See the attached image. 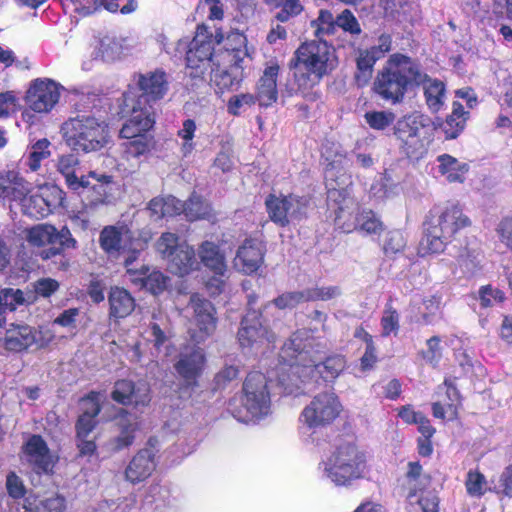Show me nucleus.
<instances>
[{
    "label": "nucleus",
    "mask_w": 512,
    "mask_h": 512,
    "mask_svg": "<svg viewBox=\"0 0 512 512\" xmlns=\"http://www.w3.org/2000/svg\"><path fill=\"white\" fill-rule=\"evenodd\" d=\"M336 50L326 40L302 42L288 62L292 80L288 83L289 94L301 95L310 102L317 101L321 93L317 89L322 79L338 67Z\"/></svg>",
    "instance_id": "nucleus-1"
},
{
    "label": "nucleus",
    "mask_w": 512,
    "mask_h": 512,
    "mask_svg": "<svg viewBox=\"0 0 512 512\" xmlns=\"http://www.w3.org/2000/svg\"><path fill=\"white\" fill-rule=\"evenodd\" d=\"M420 77L421 65L410 56L396 52L377 71L371 89L381 100L397 105L415 89V82Z\"/></svg>",
    "instance_id": "nucleus-2"
},
{
    "label": "nucleus",
    "mask_w": 512,
    "mask_h": 512,
    "mask_svg": "<svg viewBox=\"0 0 512 512\" xmlns=\"http://www.w3.org/2000/svg\"><path fill=\"white\" fill-rule=\"evenodd\" d=\"M470 226V218L458 205L431 210L424 222L423 237L417 249L418 255L425 257L444 252L456 234Z\"/></svg>",
    "instance_id": "nucleus-3"
},
{
    "label": "nucleus",
    "mask_w": 512,
    "mask_h": 512,
    "mask_svg": "<svg viewBox=\"0 0 512 512\" xmlns=\"http://www.w3.org/2000/svg\"><path fill=\"white\" fill-rule=\"evenodd\" d=\"M155 123L154 108L131 109L129 118L119 130V138L123 140L121 147L127 160L147 158L155 150L157 141L152 133Z\"/></svg>",
    "instance_id": "nucleus-4"
},
{
    "label": "nucleus",
    "mask_w": 512,
    "mask_h": 512,
    "mask_svg": "<svg viewBox=\"0 0 512 512\" xmlns=\"http://www.w3.org/2000/svg\"><path fill=\"white\" fill-rule=\"evenodd\" d=\"M393 135L400 151L410 160L423 159L434 139L433 120L414 111L401 116L393 126Z\"/></svg>",
    "instance_id": "nucleus-5"
},
{
    "label": "nucleus",
    "mask_w": 512,
    "mask_h": 512,
    "mask_svg": "<svg viewBox=\"0 0 512 512\" xmlns=\"http://www.w3.org/2000/svg\"><path fill=\"white\" fill-rule=\"evenodd\" d=\"M311 341L303 337L300 331L294 332L281 348L280 357L291 367L314 366L321 378L326 382H333L346 368V359L343 355L328 356L322 363L315 364L310 355Z\"/></svg>",
    "instance_id": "nucleus-6"
},
{
    "label": "nucleus",
    "mask_w": 512,
    "mask_h": 512,
    "mask_svg": "<svg viewBox=\"0 0 512 512\" xmlns=\"http://www.w3.org/2000/svg\"><path fill=\"white\" fill-rule=\"evenodd\" d=\"M324 472L336 486L348 487L364 478L367 472L366 454L355 443H341L324 462Z\"/></svg>",
    "instance_id": "nucleus-7"
},
{
    "label": "nucleus",
    "mask_w": 512,
    "mask_h": 512,
    "mask_svg": "<svg viewBox=\"0 0 512 512\" xmlns=\"http://www.w3.org/2000/svg\"><path fill=\"white\" fill-rule=\"evenodd\" d=\"M63 138L75 151L85 153L102 149L109 141V126L93 116H77L62 125Z\"/></svg>",
    "instance_id": "nucleus-8"
},
{
    "label": "nucleus",
    "mask_w": 512,
    "mask_h": 512,
    "mask_svg": "<svg viewBox=\"0 0 512 512\" xmlns=\"http://www.w3.org/2000/svg\"><path fill=\"white\" fill-rule=\"evenodd\" d=\"M156 249L168 261L170 271L181 277L198 269L195 250L186 242L180 243L177 234L164 232L156 242Z\"/></svg>",
    "instance_id": "nucleus-9"
},
{
    "label": "nucleus",
    "mask_w": 512,
    "mask_h": 512,
    "mask_svg": "<svg viewBox=\"0 0 512 512\" xmlns=\"http://www.w3.org/2000/svg\"><path fill=\"white\" fill-rule=\"evenodd\" d=\"M81 401L85 403V408L75 423L76 446L79 457H91L96 454L97 445L95 440L88 439V436L98 424L96 418L101 412L99 392L90 391L81 398Z\"/></svg>",
    "instance_id": "nucleus-10"
},
{
    "label": "nucleus",
    "mask_w": 512,
    "mask_h": 512,
    "mask_svg": "<svg viewBox=\"0 0 512 512\" xmlns=\"http://www.w3.org/2000/svg\"><path fill=\"white\" fill-rule=\"evenodd\" d=\"M213 34L204 25H198L195 36L186 51V70L191 78H203L209 67H213Z\"/></svg>",
    "instance_id": "nucleus-11"
},
{
    "label": "nucleus",
    "mask_w": 512,
    "mask_h": 512,
    "mask_svg": "<svg viewBox=\"0 0 512 512\" xmlns=\"http://www.w3.org/2000/svg\"><path fill=\"white\" fill-rule=\"evenodd\" d=\"M342 404L334 392H321L304 407L300 418L312 430L332 425L342 412Z\"/></svg>",
    "instance_id": "nucleus-12"
},
{
    "label": "nucleus",
    "mask_w": 512,
    "mask_h": 512,
    "mask_svg": "<svg viewBox=\"0 0 512 512\" xmlns=\"http://www.w3.org/2000/svg\"><path fill=\"white\" fill-rule=\"evenodd\" d=\"M241 404L251 418L258 419L269 413L271 396L264 373L251 371L247 374L242 385Z\"/></svg>",
    "instance_id": "nucleus-13"
},
{
    "label": "nucleus",
    "mask_w": 512,
    "mask_h": 512,
    "mask_svg": "<svg viewBox=\"0 0 512 512\" xmlns=\"http://www.w3.org/2000/svg\"><path fill=\"white\" fill-rule=\"evenodd\" d=\"M265 208L269 219L280 227H287L292 220H302L306 217L309 200L295 194L270 193L265 198Z\"/></svg>",
    "instance_id": "nucleus-14"
},
{
    "label": "nucleus",
    "mask_w": 512,
    "mask_h": 512,
    "mask_svg": "<svg viewBox=\"0 0 512 512\" xmlns=\"http://www.w3.org/2000/svg\"><path fill=\"white\" fill-rule=\"evenodd\" d=\"M21 454L24 463L37 476L54 475L58 457L51 452L41 435H30L21 447Z\"/></svg>",
    "instance_id": "nucleus-15"
},
{
    "label": "nucleus",
    "mask_w": 512,
    "mask_h": 512,
    "mask_svg": "<svg viewBox=\"0 0 512 512\" xmlns=\"http://www.w3.org/2000/svg\"><path fill=\"white\" fill-rule=\"evenodd\" d=\"M110 398L123 407H131L135 411H142L152 401V390L144 380L118 379L115 381Z\"/></svg>",
    "instance_id": "nucleus-16"
},
{
    "label": "nucleus",
    "mask_w": 512,
    "mask_h": 512,
    "mask_svg": "<svg viewBox=\"0 0 512 512\" xmlns=\"http://www.w3.org/2000/svg\"><path fill=\"white\" fill-rule=\"evenodd\" d=\"M354 200L344 187L329 184L327 206L334 214V224L345 233L357 230L358 213H354Z\"/></svg>",
    "instance_id": "nucleus-17"
},
{
    "label": "nucleus",
    "mask_w": 512,
    "mask_h": 512,
    "mask_svg": "<svg viewBox=\"0 0 512 512\" xmlns=\"http://www.w3.org/2000/svg\"><path fill=\"white\" fill-rule=\"evenodd\" d=\"M137 87L141 93L133 100L131 109L153 108L152 104L161 100L168 91L167 74L163 69H156L144 74L140 73L138 74Z\"/></svg>",
    "instance_id": "nucleus-18"
},
{
    "label": "nucleus",
    "mask_w": 512,
    "mask_h": 512,
    "mask_svg": "<svg viewBox=\"0 0 512 512\" xmlns=\"http://www.w3.org/2000/svg\"><path fill=\"white\" fill-rule=\"evenodd\" d=\"M113 176L89 171L79 178L73 192L85 197L91 206L106 204L111 195Z\"/></svg>",
    "instance_id": "nucleus-19"
},
{
    "label": "nucleus",
    "mask_w": 512,
    "mask_h": 512,
    "mask_svg": "<svg viewBox=\"0 0 512 512\" xmlns=\"http://www.w3.org/2000/svg\"><path fill=\"white\" fill-rule=\"evenodd\" d=\"M198 251L201 262L212 273L205 284V288H224L229 276L225 256L219 245L212 241H204L199 246Z\"/></svg>",
    "instance_id": "nucleus-20"
},
{
    "label": "nucleus",
    "mask_w": 512,
    "mask_h": 512,
    "mask_svg": "<svg viewBox=\"0 0 512 512\" xmlns=\"http://www.w3.org/2000/svg\"><path fill=\"white\" fill-rule=\"evenodd\" d=\"M190 303L197 326V329L193 330L191 337L195 342L200 343L211 336L216 330V309L209 300L202 298L199 293L191 295Z\"/></svg>",
    "instance_id": "nucleus-21"
},
{
    "label": "nucleus",
    "mask_w": 512,
    "mask_h": 512,
    "mask_svg": "<svg viewBox=\"0 0 512 512\" xmlns=\"http://www.w3.org/2000/svg\"><path fill=\"white\" fill-rule=\"evenodd\" d=\"M237 337L240 346L243 348H251L264 341L268 343L275 342V335L269 333L267 327L263 325L262 313L257 310L247 311L241 320Z\"/></svg>",
    "instance_id": "nucleus-22"
},
{
    "label": "nucleus",
    "mask_w": 512,
    "mask_h": 512,
    "mask_svg": "<svg viewBox=\"0 0 512 512\" xmlns=\"http://www.w3.org/2000/svg\"><path fill=\"white\" fill-rule=\"evenodd\" d=\"M59 97L60 92L54 81L36 79L29 87L25 101L31 110L46 113L56 105Z\"/></svg>",
    "instance_id": "nucleus-23"
},
{
    "label": "nucleus",
    "mask_w": 512,
    "mask_h": 512,
    "mask_svg": "<svg viewBox=\"0 0 512 512\" xmlns=\"http://www.w3.org/2000/svg\"><path fill=\"white\" fill-rule=\"evenodd\" d=\"M279 72L280 66L277 61H271L265 66L262 75L256 82L254 94L259 101L260 108H269L277 102Z\"/></svg>",
    "instance_id": "nucleus-24"
},
{
    "label": "nucleus",
    "mask_w": 512,
    "mask_h": 512,
    "mask_svg": "<svg viewBox=\"0 0 512 512\" xmlns=\"http://www.w3.org/2000/svg\"><path fill=\"white\" fill-rule=\"evenodd\" d=\"M469 118L470 111L459 101H453L451 112L444 119L436 118V121H433V128L434 131L440 129L445 140H454L463 133Z\"/></svg>",
    "instance_id": "nucleus-25"
},
{
    "label": "nucleus",
    "mask_w": 512,
    "mask_h": 512,
    "mask_svg": "<svg viewBox=\"0 0 512 512\" xmlns=\"http://www.w3.org/2000/svg\"><path fill=\"white\" fill-rule=\"evenodd\" d=\"M31 192L30 183L14 170L0 171V201L3 205L19 203Z\"/></svg>",
    "instance_id": "nucleus-26"
},
{
    "label": "nucleus",
    "mask_w": 512,
    "mask_h": 512,
    "mask_svg": "<svg viewBox=\"0 0 512 512\" xmlns=\"http://www.w3.org/2000/svg\"><path fill=\"white\" fill-rule=\"evenodd\" d=\"M133 232L125 222H117L115 225H107L99 235L101 249L108 255H119L124 250V242L131 241Z\"/></svg>",
    "instance_id": "nucleus-27"
},
{
    "label": "nucleus",
    "mask_w": 512,
    "mask_h": 512,
    "mask_svg": "<svg viewBox=\"0 0 512 512\" xmlns=\"http://www.w3.org/2000/svg\"><path fill=\"white\" fill-rule=\"evenodd\" d=\"M264 245L256 238H246L238 248L235 264L245 274L255 273L263 263Z\"/></svg>",
    "instance_id": "nucleus-28"
},
{
    "label": "nucleus",
    "mask_w": 512,
    "mask_h": 512,
    "mask_svg": "<svg viewBox=\"0 0 512 512\" xmlns=\"http://www.w3.org/2000/svg\"><path fill=\"white\" fill-rule=\"evenodd\" d=\"M206 363L204 352L197 348L181 355L174 368L187 386H196Z\"/></svg>",
    "instance_id": "nucleus-29"
},
{
    "label": "nucleus",
    "mask_w": 512,
    "mask_h": 512,
    "mask_svg": "<svg viewBox=\"0 0 512 512\" xmlns=\"http://www.w3.org/2000/svg\"><path fill=\"white\" fill-rule=\"evenodd\" d=\"M346 156V153L336 148L334 144L330 147H326L322 152V158L325 163V181L327 189L331 183L336 187H340L350 179V176L346 175V173L339 176L337 175L344 168Z\"/></svg>",
    "instance_id": "nucleus-30"
},
{
    "label": "nucleus",
    "mask_w": 512,
    "mask_h": 512,
    "mask_svg": "<svg viewBox=\"0 0 512 512\" xmlns=\"http://www.w3.org/2000/svg\"><path fill=\"white\" fill-rule=\"evenodd\" d=\"M422 87L425 103L432 113H438L445 100V83L437 78L430 77L421 69V77L415 82V89Z\"/></svg>",
    "instance_id": "nucleus-31"
},
{
    "label": "nucleus",
    "mask_w": 512,
    "mask_h": 512,
    "mask_svg": "<svg viewBox=\"0 0 512 512\" xmlns=\"http://www.w3.org/2000/svg\"><path fill=\"white\" fill-rule=\"evenodd\" d=\"M443 385L446 388L447 400L445 404L441 402L432 403V414L435 418L444 420L447 413L449 421L458 420L459 410L462 407V396L450 379H445Z\"/></svg>",
    "instance_id": "nucleus-32"
},
{
    "label": "nucleus",
    "mask_w": 512,
    "mask_h": 512,
    "mask_svg": "<svg viewBox=\"0 0 512 512\" xmlns=\"http://www.w3.org/2000/svg\"><path fill=\"white\" fill-rule=\"evenodd\" d=\"M154 454L149 449L139 450L129 462L126 470V479L133 483L146 480L155 470Z\"/></svg>",
    "instance_id": "nucleus-33"
},
{
    "label": "nucleus",
    "mask_w": 512,
    "mask_h": 512,
    "mask_svg": "<svg viewBox=\"0 0 512 512\" xmlns=\"http://www.w3.org/2000/svg\"><path fill=\"white\" fill-rule=\"evenodd\" d=\"M117 418L119 435L113 439L112 443L115 451H121L133 445L140 423L136 417L132 418L131 413L125 408L119 409Z\"/></svg>",
    "instance_id": "nucleus-34"
},
{
    "label": "nucleus",
    "mask_w": 512,
    "mask_h": 512,
    "mask_svg": "<svg viewBox=\"0 0 512 512\" xmlns=\"http://www.w3.org/2000/svg\"><path fill=\"white\" fill-rule=\"evenodd\" d=\"M56 290H27L28 297L24 298L23 290H0V325L4 322V314L14 311L17 306L33 303L37 295L50 297Z\"/></svg>",
    "instance_id": "nucleus-35"
},
{
    "label": "nucleus",
    "mask_w": 512,
    "mask_h": 512,
    "mask_svg": "<svg viewBox=\"0 0 512 512\" xmlns=\"http://www.w3.org/2000/svg\"><path fill=\"white\" fill-rule=\"evenodd\" d=\"M37 342L35 332L29 325H12L6 330L4 348L10 352H22Z\"/></svg>",
    "instance_id": "nucleus-36"
},
{
    "label": "nucleus",
    "mask_w": 512,
    "mask_h": 512,
    "mask_svg": "<svg viewBox=\"0 0 512 512\" xmlns=\"http://www.w3.org/2000/svg\"><path fill=\"white\" fill-rule=\"evenodd\" d=\"M438 172L449 183H463L469 172V164L459 161L456 157L444 153L437 157Z\"/></svg>",
    "instance_id": "nucleus-37"
},
{
    "label": "nucleus",
    "mask_w": 512,
    "mask_h": 512,
    "mask_svg": "<svg viewBox=\"0 0 512 512\" xmlns=\"http://www.w3.org/2000/svg\"><path fill=\"white\" fill-rule=\"evenodd\" d=\"M211 81L214 83L217 93L238 90L244 80L243 69H219L212 68Z\"/></svg>",
    "instance_id": "nucleus-38"
},
{
    "label": "nucleus",
    "mask_w": 512,
    "mask_h": 512,
    "mask_svg": "<svg viewBox=\"0 0 512 512\" xmlns=\"http://www.w3.org/2000/svg\"><path fill=\"white\" fill-rule=\"evenodd\" d=\"M377 61V57H374L366 49L359 50L356 57V70L354 72V83L357 87L364 88L370 83Z\"/></svg>",
    "instance_id": "nucleus-39"
},
{
    "label": "nucleus",
    "mask_w": 512,
    "mask_h": 512,
    "mask_svg": "<svg viewBox=\"0 0 512 512\" xmlns=\"http://www.w3.org/2000/svg\"><path fill=\"white\" fill-rule=\"evenodd\" d=\"M213 38L217 44H222L220 49L236 53L237 59H245L248 55L246 45L247 40L243 33L232 31L224 36L223 32L218 29Z\"/></svg>",
    "instance_id": "nucleus-40"
},
{
    "label": "nucleus",
    "mask_w": 512,
    "mask_h": 512,
    "mask_svg": "<svg viewBox=\"0 0 512 512\" xmlns=\"http://www.w3.org/2000/svg\"><path fill=\"white\" fill-rule=\"evenodd\" d=\"M19 204L23 214L37 220L47 217L53 208V205L41 194L30 195L29 193Z\"/></svg>",
    "instance_id": "nucleus-41"
},
{
    "label": "nucleus",
    "mask_w": 512,
    "mask_h": 512,
    "mask_svg": "<svg viewBox=\"0 0 512 512\" xmlns=\"http://www.w3.org/2000/svg\"><path fill=\"white\" fill-rule=\"evenodd\" d=\"M110 316L125 318L135 309V299L129 290H110L109 294Z\"/></svg>",
    "instance_id": "nucleus-42"
},
{
    "label": "nucleus",
    "mask_w": 512,
    "mask_h": 512,
    "mask_svg": "<svg viewBox=\"0 0 512 512\" xmlns=\"http://www.w3.org/2000/svg\"><path fill=\"white\" fill-rule=\"evenodd\" d=\"M131 282L134 285H141V288H167V277L161 271L153 270L150 272L148 267H144L141 270L130 271Z\"/></svg>",
    "instance_id": "nucleus-43"
},
{
    "label": "nucleus",
    "mask_w": 512,
    "mask_h": 512,
    "mask_svg": "<svg viewBox=\"0 0 512 512\" xmlns=\"http://www.w3.org/2000/svg\"><path fill=\"white\" fill-rule=\"evenodd\" d=\"M419 493L416 503H411L408 512H439V497L435 491L418 490L413 488L408 494V498H413Z\"/></svg>",
    "instance_id": "nucleus-44"
},
{
    "label": "nucleus",
    "mask_w": 512,
    "mask_h": 512,
    "mask_svg": "<svg viewBox=\"0 0 512 512\" xmlns=\"http://www.w3.org/2000/svg\"><path fill=\"white\" fill-rule=\"evenodd\" d=\"M311 26L315 29L316 40H324V37L335 34L337 29L336 17L330 10L320 9L317 18L311 22Z\"/></svg>",
    "instance_id": "nucleus-45"
},
{
    "label": "nucleus",
    "mask_w": 512,
    "mask_h": 512,
    "mask_svg": "<svg viewBox=\"0 0 512 512\" xmlns=\"http://www.w3.org/2000/svg\"><path fill=\"white\" fill-rule=\"evenodd\" d=\"M79 166V159L74 154L62 155L58 158L57 170L65 179V184L69 190L72 191L78 183L79 178L76 174L77 167Z\"/></svg>",
    "instance_id": "nucleus-46"
},
{
    "label": "nucleus",
    "mask_w": 512,
    "mask_h": 512,
    "mask_svg": "<svg viewBox=\"0 0 512 512\" xmlns=\"http://www.w3.org/2000/svg\"><path fill=\"white\" fill-rule=\"evenodd\" d=\"M485 475L479 469H470L466 474L465 488L470 497L481 498L488 491Z\"/></svg>",
    "instance_id": "nucleus-47"
},
{
    "label": "nucleus",
    "mask_w": 512,
    "mask_h": 512,
    "mask_svg": "<svg viewBox=\"0 0 512 512\" xmlns=\"http://www.w3.org/2000/svg\"><path fill=\"white\" fill-rule=\"evenodd\" d=\"M184 215L189 221H196L205 219L210 215V206L200 196L192 195L189 199L183 202Z\"/></svg>",
    "instance_id": "nucleus-48"
},
{
    "label": "nucleus",
    "mask_w": 512,
    "mask_h": 512,
    "mask_svg": "<svg viewBox=\"0 0 512 512\" xmlns=\"http://www.w3.org/2000/svg\"><path fill=\"white\" fill-rule=\"evenodd\" d=\"M49 146L50 142L46 138L38 140L31 146L26 160V165L31 171H37L41 162L50 156Z\"/></svg>",
    "instance_id": "nucleus-49"
},
{
    "label": "nucleus",
    "mask_w": 512,
    "mask_h": 512,
    "mask_svg": "<svg viewBox=\"0 0 512 512\" xmlns=\"http://www.w3.org/2000/svg\"><path fill=\"white\" fill-rule=\"evenodd\" d=\"M259 101L254 93H239L230 97L227 101V112L232 116H240L242 109L250 108Z\"/></svg>",
    "instance_id": "nucleus-50"
},
{
    "label": "nucleus",
    "mask_w": 512,
    "mask_h": 512,
    "mask_svg": "<svg viewBox=\"0 0 512 512\" xmlns=\"http://www.w3.org/2000/svg\"><path fill=\"white\" fill-rule=\"evenodd\" d=\"M55 226L51 224H40L31 227L27 232V240L36 246L45 244L53 245L52 235H54Z\"/></svg>",
    "instance_id": "nucleus-51"
},
{
    "label": "nucleus",
    "mask_w": 512,
    "mask_h": 512,
    "mask_svg": "<svg viewBox=\"0 0 512 512\" xmlns=\"http://www.w3.org/2000/svg\"><path fill=\"white\" fill-rule=\"evenodd\" d=\"M383 229V223L372 210L358 212L357 230L366 234H377Z\"/></svg>",
    "instance_id": "nucleus-52"
},
{
    "label": "nucleus",
    "mask_w": 512,
    "mask_h": 512,
    "mask_svg": "<svg viewBox=\"0 0 512 512\" xmlns=\"http://www.w3.org/2000/svg\"><path fill=\"white\" fill-rule=\"evenodd\" d=\"M364 117L370 128L385 130L394 123L396 115L390 110H383L366 112Z\"/></svg>",
    "instance_id": "nucleus-53"
},
{
    "label": "nucleus",
    "mask_w": 512,
    "mask_h": 512,
    "mask_svg": "<svg viewBox=\"0 0 512 512\" xmlns=\"http://www.w3.org/2000/svg\"><path fill=\"white\" fill-rule=\"evenodd\" d=\"M406 247V240L399 230L389 231L383 242V252L387 257H395L402 253Z\"/></svg>",
    "instance_id": "nucleus-54"
},
{
    "label": "nucleus",
    "mask_w": 512,
    "mask_h": 512,
    "mask_svg": "<svg viewBox=\"0 0 512 512\" xmlns=\"http://www.w3.org/2000/svg\"><path fill=\"white\" fill-rule=\"evenodd\" d=\"M337 28L342 29L351 36H359L362 33L361 25L350 9H344L336 16Z\"/></svg>",
    "instance_id": "nucleus-55"
},
{
    "label": "nucleus",
    "mask_w": 512,
    "mask_h": 512,
    "mask_svg": "<svg viewBox=\"0 0 512 512\" xmlns=\"http://www.w3.org/2000/svg\"><path fill=\"white\" fill-rule=\"evenodd\" d=\"M244 59H237L236 53H231V51H226L222 49H218V51H214V59H213V67L219 69H243L242 62Z\"/></svg>",
    "instance_id": "nucleus-56"
},
{
    "label": "nucleus",
    "mask_w": 512,
    "mask_h": 512,
    "mask_svg": "<svg viewBox=\"0 0 512 512\" xmlns=\"http://www.w3.org/2000/svg\"><path fill=\"white\" fill-rule=\"evenodd\" d=\"M440 343L441 339L439 336H432L426 341L427 349L420 353L422 359L433 367H436L442 358Z\"/></svg>",
    "instance_id": "nucleus-57"
},
{
    "label": "nucleus",
    "mask_w": 512,
    "mask_h": 512,
    "mask_svg": "<svg viewBox=\"0 0 512 512\" xmlns=\"http://www.w3.org/2000/svg\"><path fill=\"white\" fill-rule=\"evenodd\" d=\"M382 336H389L391 333H397L399 330V314L392 307L391 304H387L381 318Z\"/></svg>",
    "instance_id": "nucleus-58"
},
{
    "label": "nucleus",
    "mask_w": 512,
    "mask_h": 512,
    "mask_svg": "<svg viewBox=\"0 0 512 512\" xmlns=\"http://www.w3.org/2000/svg\"><path fill=\"white\" fill-rule=\"evenodd\" d=\"M65 498L59 494L39 499L35 505L36 512H64Z\"/></svg>",
    "instance_id": "nucleus-59"
},
{
    "label": "nucleus",
    "mask_w": 512,
    "mask_h": 512,
    "mask_svg": "<svg viewBox=\"0 0 512 512\" xmlns=\"http://www.w3.org/2000/svg\"><path fill=\"white\" fill-rule=\"evenodd\" d=\"M196 132V123L193 119L183 121L182 128L178 130L177 135L184 141L182 152L186 155L194 149L193 138Z\"/></svg>",
    "instance_id": "nucleus-60"
},
{
    "label": "nucleus",
    "mask_w": 512,
    "mask_h": 512,
    "mask_svg": "<svg viewBox=\"0 0 512 512\" xmlns=\"http://www.w3.org/2000/svg\"><path fill=\"white\" fill-rule=\"evenodd\" d=\"M441 305V299L437 296H431L429 299H424L422 306L423 311H421L420 318H417L416 322L422 324H430L432 323V318L439 311Z\"/></svg>",
    "instance_id": "nucleus-61"
},
{
    "label": "nucleus",
    "mask_w": 512,
    "mask_h": 512,
    "mask_svg": "<svg viewBox=\"0 0 512 512\" xmlns=\"http://www.w3.org/2000/svg\"><path fill=\"white\" fill-rule=\"evenodd\" d=\"M79 315V308L65 309L52 321V325H58L68 330H75L77 328V318Z\"/></svg>",
    "instance_id": "nucleus-62"
},
{
    "label": "nucleus",
    "mask_w": 512,
    "mask_h": 512,
    "mask_svg": "<svg viewBox=\"0 0 512 512\" xmlns=\"http://www.w3.org/2000/svg\"><path fill=\"white\" fill-rule=\"evenodd\" d=\"M473 298L479 299L482 308L493 306L494 303H502L505 299L503 290H478L472 293Z\"/></svg>",
    "instance_id": "nucleus-63"
},
{
    "label": "nucleus",
    "mask_w": 512,
    "mask_h": 512,
    "mask_svg": "<svg viewBox=\"0 0 512 512\" xmlns=\"http://www.w3.org/2000/svg\"><path fill=\"white\" fill-rule=\"evenodd\" d=\"M496 231L501 243L512 251V215L502 218Z\"/></svg>",
    "instance_id": "nucleus-64"
}]
</instances>
